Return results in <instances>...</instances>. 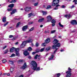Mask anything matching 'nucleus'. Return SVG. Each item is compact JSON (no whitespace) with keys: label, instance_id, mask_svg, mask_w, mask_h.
<instances>
[{"label":"nucleus","instance_id":"nucleus-1","mask_svg":"<svg viewBox=\"0 0 77 77\" xmlns=\"http://www.w3.org/2000/svg\"><path fill=\"white\" fill-rule=\"evenodd\" d=\"M31 64L32 65V69H33L34 71H38L40 70V67H37V64L34 61H32L31 63ZM43 69L42 68L41 69Z\"/></svg>","mask_w":77,"mask_h":77},{"label":"nucleus","instance_id":"nucleus-2","mask_svg":"<svg viewBox=\"0 0 77 77\" xmlns=\"http://www.w3.org/2000/svg\"><path fill=\"white\" fill-rule=\"evenodd\" d=\"M32 41H33V40L32 39H30L29 40H26V41H24L22 43V44L20 45V47L21 48H24L26 45V43H30V42H32Z\"/></svg>","mask_w":77,"mask_h":77},{"label":"nucleus","instance_id":"nucleus-3","mask_svg":"<svg viewBox=\"0 0 77 77\" xmlns=\"http://www.w3.org/2000/svg\"><path fill=\"white\" fill-rule=\"evenodd\" d=\"M60 47V43H58L56 45H54L52 47L54 49L56 48L57 47Z\"/></svg>","mask_w":77,"mask_h":77},{"label":"nucleus","instance_id":"nucleus-4","mask_svg":"<svg viewBox=\"0 0 77 77\" xmlns=\"http://www.w3.org/2000/svg\"><path fill=\"white\" fill-rule=\"evenodd\" d=\"M70 23L72 25H75L77 24V20H72L70 22Z\"/></svg>","mask_w":77,"mask_h":77},{"label":"nucleus","instance_id":"nucleus-5","mask_svg":"<svg viewBox=\"0 0 77 77\" xmlns=\"http://www.w3.org/2000/svg\"><path fill=\"white\" fill-rule=\"evenodd\" d=\"M71 71H67L66 72V74H67V75L66 77H70L71 75Z\"/></svg>","mask_w":77,"mask_h":77},{"label":"nucleus","instance_id":"nucleus-6","mask_svg":"<svg viewBox=\"0 0 77 77\" xmlns=\"http://www.w3.org/2000/svg\"><path fill=\"white\" fill-rule=\"evenodd\" d=\"M47 19L48 20L47 21H48V22H50V21H51V20H52V17L51 16L49 15L47 16Z\"/></svg>","mask_w":77,"mask_h":77},{"label":"nucleus","instance_id":"nucleus-7","mask_svg":"<svg viewBox=\"0 0 77 77\" xmlns=\"http://www.w3.org/2000/svg\"><path fill=\"white\" fill-rule=\"evenodd\" d=\"M32 9V8L30 7H27L25 8V10L26 12H28Z\"/></svg>","mask_w":77,"mask_h":77},{"label":"nucleus","instance_id":"nucleus-8","mask_svg":"<svg viewBox=\"0 0 77 77\" xmlns=\"http://www.w3.org/2000/svg\"><path fill=\"white\" fill-rule=\"evenodd\" d=\"M15 12H17V9H14L13 10L12 12L11 13V15H13V14H14Z\"/></svg>","mask_w":77,"mask_h":77},{"label":"nucleus","instance_id":"nucleus-9","mask_svg":"<svg viewBox=\"0 0 77 77\" xmlns=\"http://www.w3.org/2000/svg\"><path fill=\"white\" fill-rule=\"evenodd\" d=\"M27 26H24L22 28V30L23 31H26V30H27Z\"/></svg>","mask_w":77,"mask_h":77},{"label":"nucleus","instance_id":"nucleus-10","mask_svg":"<svg viewBox=\"0 0 77 77\" xmlns=\"http://www.w3.org/2000/svg\"><path fill=\"white\" fill-rule=\"evenodd\" d=\"M58 42H59V41L57 40V39H54L53 42V43L54 44H57V43H58Z\"/></svg>","mask_w":77,"mask_h":77},{"label":"nucleus","instance_id":"nucleus-11","mask_svg":"<svg viewBox=\"0 0 77 77\" xmlns=\"http://www.w3.org/2000/svg\"><path fill=\"white\" fill-rule=\"evenodd\" d=\"M23 54L25 56H26L27 55H29V53L27 52V51H25L23 52Z\"/></svg>","mask_w":77,"mask_h":77},{"label":"nucleus","instance_id":"nucleus-12","mask_svg":"<svg viewBox=\"0 0 77 77\" xmlns=\"http://www.w3.org/2000/svg\"><path fill=\"white\" fill-rule=\"evenodd\" d=\"M58 5L57 4V2L55 3L54 1H53L52 2V6H56V5Z\"/></svg>","mask_w":77,"mask_h":77},{"label":"nucleus","instance_id":"nucleus-13","mask_svg":"<svg viewBox=\"0 0 77 77\" xmlns=\"http://www.w3.org/2000/svg\"><path fill=\"white\" fill-rule=\"evenodd\" d=\"M15 48L14 47H12L10 49V51L11 53H13L14 51H15Z\"/></svg>","mask_w":77,"mask_h":77},{"label":"nucleus","instance_id":"nucleus-14","mask_svg":"<svg viewBox=\"0 0 77 77\" xmlns=\"http://www.w3.org/2000/svg\"><path fill=\"white\" fill-rule=\"evenodd\" d=\"M65 17H66V18H67V19H69V17H71V16L70 14H69V15L66 14L65 15Z\"/></svg>","mask_w":77,"mask_h":77},{"label":"nucleus","instance_id":"nucleus-15","mask_svg":"<svg viewBox=\"0 0 77 77\" xmlns=\"http://www.w3.org/2000/svg\"><path fill=\"white\" fill-rule=\"evenodd\" d=\"M50 41V38H47L45 40V42L46 44H47L49 43Z\"/></svg>","mask_w":77,"mask_h":77},{"label":"nucleus","instance_id":"nucleus-16","mask_svg":"<svg viewBox=\"0 0 77 77\" xmlns=\"http://www.w3.org/2000/svg\"><path fill=\"white\" fill-rule=\"evenodd\" d=\"M26 67H27V65L26 64V63H25L23 66L22 67V68L24 69L26 68Z\"/></svg>","mask_w":77,"mask_h":77},{"label":"nucleus","instance_id":"nucleus-17","mask_svg":"<svg viewBox=\"0 0 77 77\" xmlns=\"http://www.w3.org/2000/svg\"><path fill=\"white\" fill-rule=\"evenodd\" d=\"M56 7L54 8V10H57V9H58V7L59 6H60V5L59 4H58L57 5H56L55 6Z\"/></svg>","mask_w":77,"mask_h":77},{"label":"nucleus","instance_id":"nucleus-18","mask_svg":"<svg viewBox=\"0 0 77 77\" xmlns=\"http://www.w3.org/2000/svg\"><path fill=\"white\" fill-rule=\"evenodd\" d=\"M14 6V4H11L9 5L8 7H9V8H13Z\"/></svg>","mask_w":77,"mask_h":77},{"label":"nucleus","instance_id":"nucleus-19","mask_svg":"<svg viewBox=\"0 0 77 77\" xmlns=\"http://www.w3.org/2000/svg\"><path fill=\"white\" fill-rule=\"evenodd\" d=\"M53 57H54V55H51V56L48 58L49 60H52L53 59Z\"/></svg>","mask_w":77,"mask_h":77},{"label":"nucleus","instance_id":"nucleus-20","mask_svg":"<svg viewBox=\"0 0 77 77\" xmlns=\"http://www.w3.org/2000/svg\"><path fill=\"white\" fill-rule=\"evenodd\" d=\"M6 17H3L2 19V21L3 23H5L6 21Z\"/></svg>","mask_w":77,"mask_h":77},{"label":"nucleus","instance_id":"nucleus-21","mask_svg":"<svg viewBox=\"0 0 77 77\" xmlns=\"http://www.w3.org/2000/svg\"><path fill=\"white\" fill-rule=\"evenodd\" d=\"M16 2H17V0H12L10 2V3H14Z\"/></svg>","mask_w":77,"mask_h":77},{"label":"nucleus","instance_id":"nucleus-22","mask_svg":"<svg viewBox=\"0 0 77 77\" xmlns=\"http://www.w3.org/2000/svg\"><path fill=\"white\" fill-rule=\"evenodd\" d=\"M42 12L43 13V15H45L47 14V12L44 11H42Z\"/></svg>","mask_w":77,"mask_h":77},{"label":"nucleus","instance_id":"nucleus-23","mask_svg":"<svg viewBox=\"0 0 77 77\" xmlns=\"http://www.w3.org/2000/svg\"><path fill=\"white\" fill-rule=\"evenodd\" d=\"M44 18H42V19H40L38 20V21L39 23H41V22H42V21H44Z\"/></svg>","mask_w":77,"mask_h":77},{"label":"nucleus","instance_id":"nucleus-24","mask_svg":"<svg viewBox=\"0 0 77 77\" xmlns=\"http://www.w3.org/2000/svg\"><path fill=\"white\" fill-rule=\"evenodd\" d=\"M16 54L17 56H20V53H19V52H16Z\"/></svg>","mask_w":77,"mask_h":77},{"label":"nucleus","instance_id":"nucleus-25","mask_svg":"<svg viewBox=\"0 0 77 77\" xmlns=\"http://www.w3.org/2000/svg\"><path fill=\"white\" fill-rule=\"evenodd\" d=\"M40 56V55H39L38 56V54H36V56H35V57H34V58L35 59H37V58L38 57H39Z\"/></svg>","mask_w":77,"mask_h":77},{"label":"nucleus","instance_id":"nucleus-26","mask_svg":"<svg viewBox=\"0 0 77 77\" xmlns=\"http://www.w3.org/2000/svg\"><path fill=\"white\" fill-rule=\"evenodd\" d=\"M59 0H53V2H55V3H57V4H58V3H59Z\"/></svg>","mask_w":77,"mask_h":77},{"label":"nucleus","instance_id":"nucleus-27","mask_svg":"<svg viewBox=\"0 0 77 77\" xmlns=\"http://www.w3.org/2000/svg\"><path fill=\"white\" fill-rule=\"evenodd\" d=\"M28 50H29V51H31L32 50V48L31 47H29L28 49Z\"/></svg>","mask_w":77,"mask_h":77},{"label":"nucleus","instance_id":"nucleus-28","mask_svg":"<svg viewBox=\"0 0 77 77\" xmlns=\"http://www.w3.org/2000/svg\"><path fill=\"white\" fill-rule=\"evenodd\" d=\"M14 51H15L16 52H19V48H15Z\"/></svg>","mask_w":77,"mask_h":77},{"label":"nucleus","instance_id":"nucleus-29","mask_svg":"<svg viewBox=\"0 0 77 77\" xmlns=\"http://www.w3.org/2000/svg\"><path fill=\"white\" fill-rule=\"evenodd\" d=\"M51 8V5H48L46 8L47 9H49Z\"/></svg>","mask_w":77,"mask_h":77},{"label":"nucleus","instance_id":"nucleus-30","mask_svg":"<svg viewBox=\"0 0 77 77\" xmlns=\"http://www.w3.org/2000/svg\"><path fill=\"white\" fill-rule=\"evenodd\" d=\"M59 24L60 26L61 27H63V25L61 24V23H60V22L59 23Z\"/></svg>","mask_w":77,"mask_h":77},{"label":"nucleus","instance_id":"nucleus-31","mask_svg":"<svg viewBox=\"0 0 77 77\" xmlns=\"http://www.w3.org/2000/svg\"><path fill=\"white\" fill-rule=\"evenodd\" d=\"M51 23H56V20H55L53 19L52 20Z\"/></svg>","mask_w":77,"mask_h":77},{"label":"nucleus","instance_id":"nucleus-32","mask_svg":"<svg viewBox=\"0 0 77 77\" xmlns=\"http://www.w3.org/2000/svg\"><path fill=\"white\" fill-rule=\"evenodd\" d=\"M45 49V48H42L40 50V52H42V51H44V49Z\"/></svg>","mask_w":77,"mask_h":77},{"label":"nucleus","instance_id":"nucleus-33","mask_svg":"<svg viewBox=\"0 0 77 77\" xmlns=\"http://www.w3.org/2000/svg\"><path fill=\"white\" fill-rule=\"evenodd\" d=\"M50 50V48H47L46 49V51H48L49 50Z\"/></svg>","mask_w":77,"mask_h":77},{"label":"nucleus","instance_id":"nucleus-34","mask_svg":"<svg viewBox=\"0 0 77 77\" xmlns=\"http://www.w3.org/2000/svg\"><path fill=\"white\" fill-rule=\"evenodd\" d=\"M14 69L12 67H11L10 68V71L11 72H12V71H14Z\"/></svg>","mask_w":77,"mask_h":77},{"label":"nucleus","instance_id":"nucleus-35","mask_svg":"<svg viewBox=\"0 0 77 77\" xmlns=\"http://www.w3.org/2000/svg\"><path fill=\"white\" fill-rule=\"evenodd\" d=\"M34 30V27H32L29 30V32H31L32 31V30Z\"/></svg>","mask_w":77,"mask_h":77},{"label":"nucleus","instance_id":"nucleus-36","mask_svg":"<svg viewBox=\"0 0 77 77\" xmlns=\"http://www.w3.org/2000/svg\"><path fill=\"white\" fill-rule=\"evenodd\" d=\"M46 43H43L42 44V46H43V47H45V45H46V44H45Z\"/></svg>","mask_w":77,"mask_h":77},{"label":"nucleus","instance_id":"nucleus-37","mask_svg":"<svg viewBox=\"0 0 77 77\" xmlns=\"http://www.w3.org/2000/svg\"><path fill=\"white\" fill-rule=\"evenodd\" d=\"M7 11L9 12V11H12V8H8L7 9Z\"/></svg>","mask_w":77,"mask_h":77},{"label":"nucleus","instance_id":"nucleus-38","mask_svg":"<svg viewBox=\"0 0 77 77\" xmlns=\"http://www.w3.org/2000/svg\"><path fill=\"white\" fill-rule=\"evenodd\" d=\"M73 2H74L75 5H76V4H77V0H74Z\"/></svg>","mask_w":77,"mask_h":77},{"label":"nucleus","instance_id":"nucleus-39","mask_svg":"<svg viewBox=\"0 0 77 77\" xmlns=\"http://www.w3.org/2000/svg\"><path fill=\"white\" fill-rule=\"evenodd\" d=\"M20 24V22H19L17 24V25H16V27H18Z\"/></svg>","mask_w":77,"mask_h":77},{"label":"nucleus","instance_id":"nucleus-40","mask_svg":"<svg viewBox=\"0 0 77 77\" xmlns=\"http://www.w3.org/2000/svg\"><path fill=\"white\" fill-rule=\"evenodd\" d=\"M28 15H29V17H31V16L32 15V13H30L29 14H28Z\"/></svg>","mask_w":77,"mask_h":77},{"label":"nucleus","instance_id":"nucleus-41","mask_svg":"<svg viewBox=\"0 0 77 77\" xmlns=\"http://www.w3.org/2000/svg\"><path fill=\"white\" fill-rule=\"evenodd\" d=\"M15 56V54H13L10 56V57H13V56Z\"/></svg>","mask_w":77,"mask_h":77},{"label":"nucleus","instance_id":"nucleus-42","mask_svg":"<svg viewBox=\"0 0 77 77\" xmlns=\"http://www.w3.org/2000/svg\"><path fill=\"white\" fill-rule=\"evenodd\" d=\"M8 22H7V23H6L4 24V27H5V26H7V25H8Z\"/></svg>","mask_w":77,"mask_h":77},{"label":"nucleus","instance_id":"nucleus-43","mask_svg":"<svg viewBox=\"0 0 77 77\" xmlns=\"http://www.w3.org/2000/svg\"><path fill=\"white\" fill-rule=\"evenodd\" d=\"M38 5V2H36V3H35L34 4V6H37V5Z\"/></svg>","mask_w":77,"mask_h":77},{"label":"nucleus","instance_id":"nucleus-44","mask_svg":"<svg viewBox=\"0 0 77 77\" xmlns=\"http://www.w3.org/2000/svg\"><path fill=\"white\" fill-rule=\"evenodd\" d=\"M57 49H58V48H56V50L54 51V52L52 54H54L56 52V51L57 50Z\"/></svg>","mask_w":77,"mask_h":77},{"label":"nucleus","instance_id":"nucleus-45","mask_svg":"<svg viewBox=\"0 0 77 77\" xmlns=\"http://www.w3.org/2000/svg\"><path fill=\"white\" fill-rule=\"evenodd\" d=\"M56 32V30H54L53 31H51V33H54V32Z\"/></svg>","mask_w":77,"mask_h":77},{"label":"nucleus","instance_id":"nucleus-46","mask_svg":"<svg viewBox=\"0 0 77 77\" xmlns=\"http://www.w3.org/2000/svg\"><path fill=\"white\" fill-rule=\"evenodd\" d=\"M39 45V44L37 42L36 44V47H38Z\"/></svg>","mask_w":77,"mask_h":77},{"label":"nucleus","instance_id":"nucleus-47","mask_svg":"<svg viewBox=\"0 0 77 77\" xmlns=\"http://www.w3.org/2000/svg\"><path fill=\"white\" fill-rule=\"evenodd\" d=\"M8 50H6L4 52V54H7L8 53Z\"/></svg>","mask_w":77,"mask_h":77},{"label":"nucleus","instance_id":"nucleus-48","mask_svg":"<svg viewBox=\"0 0 77 77\" xmlns=\"http://www.w3.org/2000/svg\"><path fill=\"white\" fill-rule=\"evenodd\" d=\"M50 32V31H45V33H48Z\"/></svg>","mask_w":77,"mask_h":77},{"label":"nucleus","instance_id":"nucleus-49","mask_svg":"<svg viewBox=\"0 0 77 77\" xmlns=\"http://www.w3.org/2000/svg\"><path fill=\"white\" fill-rule=\"evenodd\" d=\"M23 61V60H20L18 61L19 62H22Z\"/></svg>","mask_w":77,"mask_h":77},{"label":"nucleus","instance_id":"nucleus-50","mask_svg":"<svg viewBox=\"0 0 77 77\" xmlns=\"http://www.w3.org/2000/svg\"><path fill=\"white\" fill-rule=\"evenodd\" d=\"M57 77H59L60 75V73H58L57 74Z\"/></svg>","mask_w":77,"mask_h":77},{"label":"nucleus","instance_id":"nucleus-51","mask_svg":"<svg viewBox=\"0 0 77 77\" xmlns=\"http://www.w3.org/2000/svg\"><path fill=\"white\" fill-rule=\"evenodd\" d=\"M2 62H3V63H5V62H6V60H3L2 61Z\"/></svg>","mask_w":77,"mask_h":77},{"label":"nucleus","instance_id":"nucleus-52","mask_svg":"<svg viewBox=\"0 0 77 77\" xmlns=\"http://www.w3.org/2000/svg\"><path fill=\"white\" fill-rule=\"evenodd\" d=\"M6 47H7V46H5L4 47H3V50H4V49H5V48H6Z\"/></svg>","mask_w":77,"mask_h":77},{"label":"nucleus","instance_id":"nucleus-53","mask_svg":"<svg viewBox=\"0 0 77 77\" xmlns=\"http://www.w3.org/2000/svg\"><path fill=\"white\" fill-rule=\"evenodd\" d=\"M33 22H31L29 23V24H33Z\"/></svg>","mask_w":77,"mask_h":77},{"label":"nucleus","instance_id":"nucleus-54","mask_svg":"<svg viewBox=\"0 0 77 77\" xmlns=\"http://www.w3.org/2000/svg\"><path fill=\"white\" fill-rule=\"evenodd\" d=\"M13 35H10L9 36V37L11 38H13Z\"/></svg>","mask_w":77,"mask_h":77},{"label":"nucleus","instance_id":"nucleus-55","mask_svg":"<svg viewBox=\"0 0 77 77\" xmlns=\"http://www.w3.org/2000/svg\"><path fill=\"white\" fill-rule=\"evenodd\" d=\"M54 26H55V24H54V23L52 24V27Z\"/></svg>","mask_w":77,"mask_h":77},{"label":"nucleus","instance_id":"nucleus-56","mask_svg":"<svg viewBox=\"0 0 77 77\" xmlns=\"http://www.w3.org/2000/svg\"><path fill=\"white\" fill-rule=\"evenodd\" d=\"M24 77V75H21L19 77Z\"/></svg>","mask_w":77,"mask_h":77},{"label":"nucleus","instance_id":"nucleus-57","mask_svg":"<svg viewBox=\"0 0 77 77\" xmlns=\"http://www.w3.org/2000/svg\"><path fill=\"white\" fill-rule=\"evenodd\" d=\"M15 45H18V42H17L15 43Z\"/></svg>","mask_w":77,"mask_h":77},{"label":"nucleus","instance_id":"nucleus-58","mask_svg":"<svg viewBox=\"0 0 77 77\" xmlns=\"http://www.w3.org/2000/svg\"><path fill=\"white\" fill-rule=\"evenodd\" d=\"M36 53V52H33L32 53V54H35Z\"/></svg>","mask_w":77,"mask_h":77},{"label":"nucleus","instance_id":"nucleus-59","mask_svg":"<svg viewBox=\"0 0 77 77\" xmlns=\"http://www.w3.org/2000/svg\"><path fill=\"white\" fill-rule=\"evenodd\" d=\"M11 65L14 64V62L12 61L11 62Z\"/></svg>","mask_w":77,"mask_h":77},{"label":"nucleus","instance_id":"nucleus-60","mask_svg":"<svg viewBox=\"0 0 77 77\" xmlns=\"http://www.w3.org/2000/svg\"><path fill=\"white\" fill-rule=\"evenodd\" d=\"M61 52H63V51H64V50H61L60 51Z\"/></svg>","mask_w":77,"mask_h":77},{"label":"nucleus","instance_id":"nucleus-61","mask_svg":"<svg viewBox=\"0 0 77 77\" xmlns=\"http://www.w3.org/2000/svg\"><path fill=\"white\" fill-rule=\"evenodd\" d=\"M65 6L64 5H63L62 6V8H65Z\"/></svg>","mask_w":77,"mask_h":77},{"label":"nucleus","instance_id":"nucleus-62","mask_svg":"<svg viewBox=\"0 0 77 77\" xmlns=\"http://www.w3.org/2000/svg\"><path fill=\"white\" fill-rule=\"evenodd\" d=\"M75 32V30H73V31H72V32Z\"/></svg>","mask_w":77,"mask_h":77},{"label":"nucleus","instance_id":"nucleus-63","mask_svg":"<svg viewBox=\"0 0 77 77\" xmlns=\"http://www.w3.org/2000/svg\"><path fill=\"white\" fill-rule=\"evenodd\" d=\"M74 8V5H73L71 7V8Z\"/></svg>","mask_w":77,"mask_h":77},{"label":"nucleus","instance_id":"nucleus-64","mask_svg":"<svg viewBox=\"0 0 77 77\" xmlns=\"http://www.w3.org/2000/svg\"><path fill=\"white\" fill-rule=\"evenodd\" d=\"M43 27V25H41L40 26V27Z\"/></svg>","mask_w":77,"mask_h":77}]
</instances>
